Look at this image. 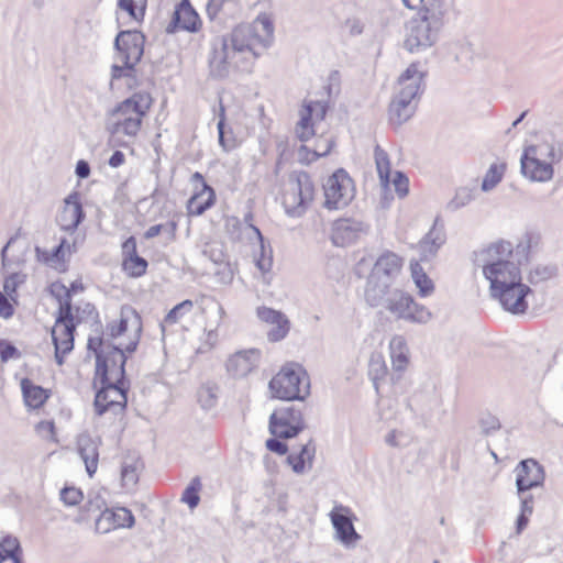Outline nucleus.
Here are the masks:
<instances>
[{
	"mask_svg": "<svg viewBox=\"0 0 563 563\" xmlns=\"http://www.w3.org/2000/svg\"><path fill=\"white\" fill-rule=\"evenodd\" d=\"M274 25L267 15L257 16L250 24H240L230 34L212 41L209 58L210 74L224 78L232 68H240L251 56L256 58L273 42Z\"/></svg>",
	"mask_w": 563,
	"mask_h": 563,
	"instance_id": "1",
	"label": "nucleus"
},
{
	"mask_svg": "<svg viewBox=\"0 0 563 563\" xmlns=\"http://www.w3.org/2000/svg\"><path fill=\"white\" fill-rule=\"evenodd\" d=\"M153 103L148 92H134L131 97L119 102L107 113L106 131L109 133L108 144L111 147L131 146L141 129Z\"/></svg>",
	"mask_w": 563,
	"mask_h": 563,
	"instance_id": "2",
	"label": "nucleus"
},
{
	"mask_svg": "<svg viewBox=\"0 0 563 563\" xmlns=\"http://www.w3.org/2000/svg\"><path fill=\"white\" fill-rule=\"evenodd\" d=\"M424 76L419 63H411L399 76L388 109L389 121L394 125H401L415 114L426 88Z\"/></svg>",
	"mask_w": 563,
	"mask_h": 563,
	"instance_id": "3",
	"label": "nucleus"
},
{
	"mask_svg": "<svg viewBox=\"0 0 563 563\" xmlns=\"http://www.w3.org/2000/svg\"><path fill=\"white\" fill-rule=\"evenodd\" d=\"M444 5L439 0H430L408 25L405 47L410 53L424 51L439 40L444 25Z\"/></svg>",
	"mask_w": 563,
	"mask_h": 563,
	"instance_id": "4",
	"label": "nucleus"
},
{
	"mask_svg": "<svg viewBox=\"0 0 563 563\" xmlns=\"http://www.w3.org/2000/svg\"><path fill=\"white\" fill-rule=\"evenodd\" d=\"M517 494L520 498V514L516 522V534H520L528 526L533 512V496L526 492L540 487L545 479L543 466L533 459L519 462L515 468Z\"/></svg>",
	"mask_w": 563,
	"mask_h": 563,
	"instance_id": "5",
	"label": "nucleus"
},
{
	"mask_svg": "<svg viewBox=\"0 0 563 563\" xmlns=\"http://www.w3.org/2000/svg\"><path fill=\"white\" fill-rule=\"evenodd\" d=\"M366 302L374 308L382 307L396 319L409 323L426 324L432 319V313L428 308L416 302L411 295L399 288L384 291L377 302Z\"/></svg>",
	"mask_w": 563,
	"mask_h": 563,
	"instance_id": "6",
	"label": "nucleus"
},
{
	"mask_svg": "<svg viewBox=\"0 0 563 563\" xmlns=\"http://www.w3.org/2000/svg\"><path fill=\"white\" fill-rule=\"evenodd\" d=\"M404 260L394 252L386 251L375 261L367 277L365 300L377 302L384 291L393 289L391 285L400 275Z\"/></svg>",
	"mask_w": 563,
	"mask_h": 563,
	"instance_id": "7",
	"label": "nucleus"
},
{
	"mask_svg": "<svg viewBox=\"0 0 563 563\" xmlns=\"http://www.w3.org/2000/svg\"><path fill=\"white\" fill-rule=\"evenodd\" d=\"M145 36L139 31H121L114 40L117 58L122 65L111 67V80L133 79L134 68L144 54Z\"/></svg>",
	"mask_w": 563,
	"mask_h": 563,
	"instance_id": "8",
	"label": "nucleus"
},
{
	"mask_svg": "<svg viewBox=\"0 0 563 563\" xmlns=\"http://www.w3.org/2000/svg\"><path fill=\"white\" fill-rule=\"evenodd\" d=\"M272 394L284 400H303L310 394L307 372L298 363H288L271 379Z\"/></svg>",
	"mask_w": 563,
	"mask_h": 563,
	"instance_id": "9",
	"label": "nucleus"
},
{
	"mask_svg": "<svg viewBox=\"0 0 563 563\" xmlns=\"http://www.w3.org/2000/svg\"><path fill=\"white\" fill-rule=\"evenodd\" d=\"M556 153L553 145L541 143L526 148L521 157V173L531 181L544 183L553 177Z\"/></svg>",
	"mask_w": 563,
	"mask_h": 563,
	"instance_id": "10",
	"label": "nucleus"
},
{
	"mask_svg": "<svg viewBox=\"0 0 563 563\" xmlns=\"http://www.w3.org/2000/svg\"><path fill=\"white\" fill-rule=\"evenodd\" d=\"M313 195L314 186L308 173L291 174L283 197V205L287 214L291 217L303 214L307 206L312 201Z\"/></svg>",
	"mask_w": 563,
	"mask_h": 563,
	"instance_id": "11",
	"label": "nucleus"
},
{
	"mask_svg": "<svg viewBox=\"0 0 563 563\" xmlns=\"http://www.w3.org/2000/svg\"><path fill=\"white\" fill-rule=\"evenodd\" d=\"M107 350L97 353V376L100 377V380L125 383L124 365L126 362V350L123 346V342L112 346L108 344Z\"/></svg>",
	"mask_w": 563,
	"mask_h": 563,
	"instance_id": "12",
	"label": "nucleus"
},
{
	"mask_svg": "<svg viewBox=\"0 0 563 563\" xmlns=\"http://www.w3.org/2000/svg\"><path fill=\"white\" fill-rule=\"evenodd\" d=\"M323 190L324 207L329 210L342 209L354 198L353 180L344 169L334 172L324 183Z\"/></svg>",
	"mask_w": 563,
	"mask_h": 563,
	"instance_id": "13",
	"label": "nucleus"
},
{
	"mask_svg": "<svg viewBox=\"0 0 563 563\" xmlns=\"http://www.w3.org/2000/svg\"><path fill=\"white\" fill-rule=\"evenodd\" d=\"M142 330V321L139 313L132 307H122L119 321H112L107 325L106 335L110 339H118L122 334L130 332L128 343H123L128 353L136 350Z\"/></svg>",
	"mask_w": 563,
	"mask_h": 563,
	"instance_id": "14",
	"label": "nucleus"
},
{
	"mask_svg": "<svg viewBox=\"0 0 563 563\" xmlns=\"http://www.w3.org/2000/svg\"><path fill=\"white\" fill-rule=\"evenodd\" d=\"M101 382V388L97 391L93 407L98 416H102L107 411L113 415L123 412L126 406V386L125 383Z\"/></svg>",
	"mask_w": 563,
	"mask_h": 563,
	"instance_id": "15",
	"label": "nucleus"
},
{
	"mask_svg": "<svg viewBox=\"0 0 563 563\" xmlns=\"http://www.w3.org/2000/svg\"><path fill=\"white\" fill-rule=\"evenodd\" d=\"M75 323L71 307L66 303L63 312L58 313L52 329V339L55 346V360L58 365L64 363V356L74 349Z\"/></svg>",
	"mask_w": 563,
	"mask_h": 563,
	"instance_id": "16",
	"label": "nucleus"
},
{
	"mask_svg": "<svg viewBox=\"0 0 563 563\" xmlns=\"http://www.w3.org/2000/svg\"><path fill=\"white\" fill-rule=\"evenodd\" d=\"M530 287L521 280L508 284L507 287L490 290L492 298L498 300L503 309L511 314H525L529 308L527 297L531 295Z\"/></svg>",
	"mask_w": 563,
	"mask_h": 563,
	"instance_id": "17",
	"label": "nucleus"
},
{
	"mask_svg": "<svg viewBox=\"0 0 563 563\" xmlns=\"http://www.w3.org/2000/svg\"><path fill=\"white\" fill-rule=\"evenodd\" d=\"M329 517L334 529V539L347 549L355 548L362 537L355 530V516L352 510L347 506L335 505Z\"/></svg>",
	"mask_w": 563,
	"mask_h": 563,
	"instance_id": "18",
	"label": "nucleus"
},
{
	"mask_svg": "<svg viewBox=\"0 0 563 563\" xmlns=\"http://www.w3.org/2000/svg\"><path fill=\"white\" fill-rule=\"evenodd\" d=\"M327 108L322 101H305L299 112L300 120L296 125V135L300 141H308L316 134V125L324 120Z\"/></svg>",
	"mask_w": 563,
	"mask_h": 563,
	"instance_id": "19",
	"label": "nucleus"
},
{
	"mask_svg": "<svg viewBox=\"0 0 563 563\" xmlns=\"http://www.w3.org/2000/svg\"><path fill=\"white\" fill-rule=\"evenodd\" d=\"M368 227L361 220L341 218L332 223L331 241L335 246H347L367 233Z\"/></svg>",
	"mask_w": 563,
	"mask_h": 563,
	"instance_id": "20",
	"label": "nucleus"
},
{
	"mask_svg": "<svg viewBox=\"0 0 563 563\" xmlns=\"http://www.w3.org/2000/svg\"><path fill=\"white\" fill-rule=\"evenodd\" d=\"M512 256V245L509 242L500 241L493 243L488 247L475 254V264L482 267L483 274L492 269L493 266L498 267L510 261Z\"/></svg>",
	"mask_w": 563,
	"mask_h": 563,
	"instance_id": "21",
	"label": "nucleus"
},
{
	"mask_svg": "<svg viewBox=\"0 0 563 563\" xmlns=\"http://www.w3.org/2000/svg\"><path fill=\"white\" fill-rule=\"evenodd\" d=\"M134 522L133 514L126 508H104L96 518L95 531L104 534L119 528H132Z\"/></svg>",
	"mask_w": 563,
	"mask_h": 563,
	"instance_id": "22",
	"label": "nucleus"
},
{
	"mask_svg": "<svg viewBox=\"0 0 563 563\" xmlns=\"http://www.w3.org/2000/svg\"><path fill=\"white\" fill-rule=\"evenodd\" d=\"M85 218L79 192L73 191L65 200L57 216L59 228L66 232H74Z\"/></svg>",
	"mask_w": 563,
	"mask_h": 563,
	"instance_id": "23",
	"label": "nucleus"
},
{
	"mask_svg": "<svg viewBox=\"0 0 563 563\" xmlns=\"http://www.w3.org/2000/svg\"><path fill=\"white\" fill-rule=\"evenodd\" d=\"M191 183L197 188L200 186L201 189L189 199L188 212L192 216H200L214 203V190L207 185L203 176L198 172L192 174Z\"/></svg>",
	"mask_w": 563,
	"mask_h": 563,
	"instance_id": "24",
	"label": "nucleus"
},
{
	"mask_svg": "<svg viewBox=\"0 0 563 563\" xmlns=\"http://www.w3.org/2000/svg\"><path fill=\"white\" fill-rule=\"evenodd\" d=\"M201 25L198 13L191 7L188 0L181 1L174 11L173 20L166 27L168 33L176 30L197 32Z\"/></svg>",
	"mask_w": 563,
	"mask_h": 563,
	"instance_id": "25",
	"label": "nucleus"
},
{
	"mask_svg": "<svg viewBox=\"0 0 563 563\" xmlns=\"http://www.w3.org/2000/svg\"><path fill=\"white\" fill-rule=\"evenodd\" d=\"M256 314L261 321L272 325V329L267 332L271 342H278L287 335L289 321L284 313L262 306L257 308Z\"/></svg>",
	"mask_w": 563,
	"mask_h": 563,
	"instance_id": "26",
	"label": "nucleus"
},
{
	"mask_svg": "<svg viewBox=\"0 0 563 563\" xmlns=\"http://www.w3.org/2000/svg\"><path fill=\"white\" fill-rule=\"evenodd\" d=\"M100 444L101 440L99 438H93L88 433H81L77 437V451L85 463L89 477H92L97 472Z\"/></svg>",
	"mask_w": 563,
	"mask_h": 563,
	"instance_id": "27",
	"label": "nucleus"
},
{
	"mask_svg": "<svg viewBox=\"0 0 563 563\" xmlns=\"http://www.w3.org/2000/svg\"><path fill=\"white\" fill-rule=\"evenodd\" d=\"M260 355L255 349L239 351L227 361V371L234 377H244L257 366Z\"/></svg>",
	"mask_w": 563,
	"mask_h": 563,
	"instance_id": "28",
	"label": "nucleus"
},
{
	"mask_svg": "<svg viewBox=\"0 0 563 563\" xmlns=\"http://www.w3.org/2000/svg\"><path fill=\"white\" fill-rule=\"evenodd\" d=\"M446 235L443 223L437 217L432 228L419 242L418 249L422 261H429L438 253L439 249L445 243Z\"/></svg>",
	"mask_w": 563,
	"mask_h": 563,
	"instance_id": "29",
	"label": "nucleus"
},
{
	"mask_svg": "<svg viewBox=\"0 0 563 563\" xmlns=\"http://www.w3.org/2000/svg\"><path fill=\"white\" fill-rule=\"evenodd\" d=\"M484 276L489 280V290L500 289L501 287H507L508 284L521 280L520 269L511 261L498 267L493 266L492 269L488 268Z\"/></svg>",
	"mask_w": 563,
	"mask_h": 563,
	"instance_id": "30",
	"label": "nucleus"
},
{
	"mask_svg": "<svg viewBox=\"0 0 563 563\" xmlns=\"http://www.w3.org/2000/svg\"><path fill=\"white\" fill-rule=\"evenodd\" d=\"M245 231H247L249 240H256L260 244V256L256 257V266L262 273L271 271L273 265L272 250H266L264 245V238L257 227L253 224V213L247 212L244 216Z\"/></svg>",
	"mask_w": 563,
	"mask_h": 563,
	"instance_id": "31",
	"label": "nucleus"
},
{
	"mask_svg": "<svg viewBox=\"0 0 563 563\" xmlns=\"http://www.w3.org/2000/svg\"><path fill=\"white\" fill-rule=\"evenodd\" d=\"M316 454V445L312 441L302 444L298 452H291L287 456V463L296 474H303L307 470L312 468Z\"/></svg>",
	"mask_w": 563,
	"mask_h": 563,
	"instance_id": "32",
	"label": "nucleus"
},
{
	"mask_svg": "<svg viewBox=\"0 0 563 563\" xmlns=\"http://www.w3.org/2000/svg\"><path fill=\"white\" fill-rule=\"evenodd\" d=\"M209 310L211 313L214 314L216 320L212 322H209L207 324V327L205 328L206 339H205L203 344L198 347V352H200V353L210 351L217 344V341H218L217 329L221 324L222 319L225 313L223 307L218 302H213L209 307Z\"/></svg>",
	"mask_w": 563,
	"mask_h": 563,
	"instance_id": "33",
	"label": "nucleus"
},
{
	"mask_svg": "<svg viewBox=\"0 0 563 563\" xmlns=\"http://www.w3.org/2000/svg\"><path fill=\"white\" fill-rule=\"evenodd\" d=\"M389 350L393 369L396 372L405 371L409 363V350L406 339L402 335L393 336L389 342Z\"/></svg>",
	"mask_w": 563,
	"mask_h": 563,
	"instance_id": "34",
	"label": "nucleus"
},
{
	"mask_svg": "<svg viewBox=\"0 0 563 563\" xmlns=\"http://www.w3.org/2000/svg\"><path fill=\"white\" fill-rule=\"evenodd\" d=\"M21 388L24 397L25 405L30 408L41 407L47 399L45 389L34 385L30 379L24 378L21 382Z\"/></svg>",
	"mask_w": 563,
	"mask_h": 563,
	"instance_id": "35",
	"label": "nucleus"
},
{
	"mask_svg": "<svg viewBox=\"0 0 563 563\" xmlns=\"http://www.w3.org/2000/svg\"><path fill=\"white\" fill-rule=\"evenodd\" d=\"M21 547L16 538L11 536L4 537L0 541V563L7 559H11L13 563H22Z\"/></svg>",
	"mask_w": 563,
	"mask_h": 563,
	"instance_id": "36",
	"label": "nucleus"
},
{
	"mask_svg": "<svg viewBox=\"0 0 563 563\" xmlns=\"http://www.w3.org/2000/svg\"><path fill=\"white\" fill-rule=\"evenodd\" d=\"M203 255L210 258L214 264L222 266V274L228 280L232 279V271L230 269L228 263L225 262L227 255L223 252V247L219 243L207 244L203 250Z\"/></svg>",
	"mask_w": 563,
	"mask_h": 563,
	"instance_id": "37",
	"label": "nucleus"
},
{
	"mask_svg": "<svg viewBox=\"0 0 563 563\" xmlns=\"http://www.w3.org/2000/svg\"><path fill=\"white\" fill-rule=\"evenodd\" d=\"M410 267L411 276L416 287L418 288L419 295L421 297H427L431 295L434 290L433 282L423 272L422 267L418 263H411Z\"/></svg>",
	"mask_w": 563,
	"mask_h": 563,
	"instance_id": "38",
	"label": "nucleus"
},
{
	"mask_svg": "<svg viewBox=\"0 0 563 563\" xmlns=\"http://www.w3.org/2000/svg\"><path fill=\"white\" fill-rule=\"evenodd\" d=\"M285 421V418H279L278 415L272 413L269 419V431L274 437L289 439L296 437L300 432Z\"/></svg>",
	"mask_w": 563,
	"mask_h": 563,
	"instance_id": "39",
	"label": "nucleus"
},
{
	"mask_svg": "<svg viewBox=\"0 0 563 563\" xmlns=\"http://www.w3.org/2000/svg\"><path fill=\"white\" fill-rule=\"evenodd\" d=\"M386 375L387 366L384 357L380 354H373L368 363V376L372 379L376 391H378L379 383L385 378Z\"/></svg>",
	"mask_w": 563,
	"mask_h": 563,
	"instance_id": "40",
	"label": "nucleus"
},
{
	"mask_svg": "<svg viewBox=\"0 0 563 563\" xmlns=\"http://www.w3.org/2000/svg\"><path fill=\"white\" fill-rule=\"evenodd\" d=\"M106 508L104 499L96 494L89 495L88 500L80 510L79 516L75 519L76 522H84L90 519L91 515L101 514Z\"/></svg>",
	"mask_w": 563,
	"mask_h": 563,
	"instance_id": "41",
	"label": "nucleus"
},
{
	"mask_svg": "<svg viewBox=\"0 0 563 563\" xmlns=\"http://www.w3.org/2000/svg\"><path fill=\"white\" fill-rule=\"evenodd\" d=\"M147 266V261L139 254L122 260L123 271L132 277H140L144 275Z\"/></svg>",
	"mask_w": 563,
	"mask_h": 563,
	"instance_id": "42",
	"label": "nucleus"
},
{
	"mask_svg": "<svg viewBox=\"0 0 563 563\" xmlns=\"http://www.w3.org/2000/svg\"><path fill=\"white\" fill-rule=\"evenodd\" d=\"M505 168V164H492L482 181V190L490 191L494 189L501 181Z\"/></svg>",
	"mask_w": 563,
	"mask_h": 563,
	"instance_id": "43",
	"label": "nucleus"
},
{
	"mask_svg": "<svg viewBox=\"0 0 563 563\" xmlns=\"http://www.w3.org/2000/svg\"><path fill=\"white\" fill-rule=\"evenodd\" d=\"M273 413L278 415L279 418H285V422H288L291 427L299 431H302L305 428L302 413L294 406L283 407Z\"/></svg>",
	"mask_w": 563,
	"mask_h": 563,
	"instance_id": "44",
	"label": "nucleus"
},
{
	"mask_svg": "<svg viewBox=\"0 0 563 563\" xmlns=\"http://www.w3.org/2000/svg\"><path fill=\"white\" fill-rule=\"evenodd\" d=\"M375 163L380 181L387 185L390 176V164L387 153L378 145L375 147Z\"/></svg>",
	"mask_w": 563,
	"mask_h": 563,
	"instance_id": "45",
	"label": "nucleus"
},
{
	"mask_svg": "<svg viewBox=\"0 0 563 563\" xmlns=\"http://www.w3.org/2000/svg\"><path fill=\"white\" fill-rule=\"evenodd\" d=\"M194 309V302L189 299L176 305L165 317L164 322L167 324L177 323L185 314Z\"/></svg>",
	"mask_w": 563,
	"mask_h": 563,
	"instance_id": "46",
	"label": "nucleus"
},
{
	"mask_svg": "<svg viewBox=\"0 0 563 563\" xmlns=\"http://www.w3.org/2000/svg\"><path fill=\"white\" fill-rule=\"evenodd\" d=\"M147 0H119L118 5L135 20L143 18Z\"/></svg>",
	"mask_w": 563,
	"mask_h": 563,
	"instance_id": "47",
	"label": "nucleus"
},
{
	"mask_svg": "<svg viewBox=\"0 0 563 563\" xmlns=\"http://www.w3.org/2000/svg\"><path fill=\"white\" fill-rule=\"evenodd\" d=\"M200 488V479L198 477H195L183 493L181 501L186 503L190 509L196 508L199 504L200 497L198 495V492Z\"/></svg>",
	"mask_w": 563,
	"mask_h": 563,
	"instance_id": "48",
	"label": "nucleus"
},
{
	"mask_svg": "<svg viewBox=\"0 0 563 563\" xmlns=\"http://www.w3.org/2000/svg\"><path fill=\"white\" fill-rule=\"evenodd\" d=\"M473 200V196L470 189L460 188L456 190L454 197L446 203L449 211H456L462 207H465Z\"/></svg>",
	"mask_w": 563,
	"mask_h": 563,
	"instance_id": "49",
	"label": "nucleus"
},
{
	"mask_svg": "<svg viewBox=\"0 0 563 563\" xmlns=\"http://www.w3.org/2000/svg\"><path fill=\"white\" fill-rule=\"evenodd\" d=\"M49 289L51 294L59 301V313L63 312L66 303L71 307L70 290L65 285L60 283H53Z\"/></svg>",
	"mask_w": 563,
	"mask_h": 563,
	"instance_id": "50",
	"label": "nucleus"
},
{
	"mask_svg": "<svg viewBox=\"0 0 563 563\" xmlns=\"http://www.w3.org/2000/svg\"><path fill=\"white\" fill-rule=\"evenodd\" d=\"M554 275H555V268L553 266L538 265L530 271L529 282L532 284H538V283L550 279Z\"/></svg>",
	"mask_w": 563,
	"mask_h": 563,
	"instance_id": "51",
	"label": "nucleus"
},
{
	"mask_svg": "<svg viewBox=\"0 0 563 563\" xmlns=\"http://www.w3.org/2000/svg\"><path fill=\"white\" fill-rule=\"evenodd\" d=\"M224 126H225V112H224V107L222 104H220L219 121L217 124L218 133H219V143L223 147V150L229 151L234 146V143L231 139L227 137Z\"/></svg>",
	"mask_w": 563,
	"mask_h": 563,
	"instance_id": "52",
	"label": "nucleus"
},
{
	"mask_svg": "<svg viewBox=\"0 0 563 563\" xmlns=\"http://www.w3.org/2000/svg\"><path fill=\"white\" fill-rule=\"evenodd\" d=\"M82 498V492L76 487H65L60 490V499L67 506H76Z\"/></svg>",
	"mask_w": 563,
	"mask_h": 563,
	"instance_id": "53",
	"label": "nucleus"
},
{
	"mask_svg": "<svg viewBox=\"0 0 563 563\" xmlns=\"http://www.w3.org/2000/svg\"><path fill=\"white\" fill-rule=\"evenodd\" d=\"M176 228H177V225L173 221L167 222L165 224H155V225L150 227L145 231L144 236H145V239L150 240V239L157 236L162 232H167L170 236H174L175 232H176Z\"/></svg>",
	"mask_w": 563,
	"mask_h": 563,
	"instance_id": "54",
	"label": "nucleus"
},
{
	"mask_svg": "<svg viewBox=\"0 0 563 563\" xmlns=\"http://www.w3.org/2000/svg\"><path fill=\"white\" fill-rule=\"evenodd\" d=\"M22 278L19 274H12L4 280V291L8 295V297L15 301V295H16V287L20 283H22Z\"/></svg>",
	"mask_w": 563,
	"mask_h": 563,
	"instance_id": "55",
	"label": "nucleus"
},
{
	"mask_svg": "<svg viewBox=\"0 0 563 563\" xmlns=\"http://www.w3.org/2000/svg\"><path fill=\"white\" fill-rule=\"evenodd\" d=\"M408 178L400 172H397L395 178L393 179V185L395 191L399 196V198H404L408 194Z\"/></svg>",
	"mask_w": 563,
	"mask_h": 563,
	"instance_id": "56",
	"label": "nucleus"
},
{
	"mask_svg": "<svg viewBox=\"0 0 563 563\" xmlns=\"http://www.w3.org/2000/svg\"><path fill=\"white\" fill-rule=\"evenodd\" d=\"M20 352L18 349L5 341H0V358L1 362H8L10 358L19 357Z\"/></svg>",
	"mask_w": 563,
	"mask_h": 563,
	"instance_id": "57",
	"label": "nucleus"
},
{
	"mask_svg": "<svg viewBox=\"0 0 563 563\" xmlns=\"http://www.w3.org/2000/svg\"><path fill=\"white\" fill-rule=\"evenodd\" d=\"M481 428L485 434H489L500 428V422L495 416L487 415L481 419Z\"/></svg>",
	"mask_w": 563,
	"mask_h": 563,
	"instance_id": "58",
	"label": "nucleus"
},
{
	"mask_svg": "<svg viewBox=\"0 0 563 563\" xmlns=\"http://www.w3.org/2000/svg\"><path fill=\"white\" fill-rule=\"evenodd\" d=\"M123 485L132 486L137 482L136 468L133 465H123L121 470Z\"/></svg>",
	"mask_w": 563,
	"mask_h": 563,
	"instance_id": "59",
	"label": "nucleus"
},
{
	"mask_svg": "<svg viewBox=\"0 0 563 563\" xmlns=\"http://www.w3.org/2000/svg\"><path fill=\"white\" fill-rule=\"evenodd\" d=\"M333 146V141L331 139H319L316 142V145L313 147V154L316 157L325 156L330 153L331 148Z\"/></svg>",
	"mask_w": 563,
	"mask_h": 563,
	"instance_id": "60",
	"label": "nucleus"
},
{
	"mask_svg": "<svg viewBox=\"0 0 563 563\" xmlns=\"http://www.w3.org/2000/svg\"><path fill=\"white\" fill-rule=\"evenodd\" d=\"M280 438H272L266 441V448L274 453H277L279 455H284L287 453L288 448L287 445L279 440Z\"/></svg>",
	"mask_w": 563,
	"mask_h": 563,
	"instance_id": "61",
	"label": "nucleus"
},
{
	"mask_svg": "<svg viewBox=\"0 0 563 563\" xmlns=\"http://www.w3.org/2000/svg\"><path fill=\"white\" fill-rule=\"evenodd\" d=\"M14 309L9 301L8 295L0 292V316L4 319H9L13 316Z\"/></svg>",
	"mask_w": 563,
	"mask_h": 563,
	"instance_id": "62",
	"label": "nucleus"
},
{
	"mask_svg": "<svg viewBox=\"0 0 563 563\" xmlns=\"http://www.w3.org/2000/svg\"><path fill=\"white\" fill-rule=\"evenodd\" d=\"M136 254V240L134 236H130L122 244V257L128 258Z\"/></svg>",
	"mask_w": 563,
	"mask_h": 563,
	"instance_id": "63",
	"label": "nucleus"
},
{
	"mask_svg": "<svg viewBox=\"0 0 563 563\" xmlns=\"http://www.w3.org/2000/svg\"><path fill=\"white\" fill-rule=\"evenodd\" d=\"M199 401L203 407H212L214 402V396L209 387H202L198 391Z\"/></svg>",
	"mask_w": 563,
	"mask_h": 563,
	"instance_id": "64",
	"label": "nucleus"
}]
</instances>
